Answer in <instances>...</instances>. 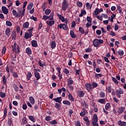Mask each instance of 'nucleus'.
<instances>
[{
  "mask_svg": "<svg viewBox=\"0 0 126 126\" xmlns=\"http://www.w3.org/2000/svg\"><path fill=\"white\" fill-rule=\"evenodd\" d=\"M87 20L88 21V22H89V23H92V19L91 17L88 16L87 17Z\"/></svg>",
  "mask_w": 126,
  "mask_h": 126,
  "instance_id": "55",
  "label": "nucleus"
},
{
  "mask_svg": "<svg viewBox=\"0 0 126 126\" xmlns=\"http://www.w3.org/2000/svg\"><path fill=\"white\" fill-rule=\"evenodd\" d=\"M6 116H7V108H5L4 109V115L2 117V120H4V119L6 118Z\"/></svg>",
  "mask_w": 126,
  "mask_h": 126,
  "instance_id": "30",
  "label": "nucleus"
},
{
  "mask_svg": "<svg viewBox=\"0 0 126 126\" xmlns=\"http://www.w3.org/2000/svg\"><path fill=\"white\" fill-rule=\"evenodd\" d=\"M106 90L108 91V93H111L112 92V87H111V86L107 87Z\"/></svg>",
  "mask_w": 126,
  "mask_h": 126,
  "instance_id": "54",
  "label": "nucleus"
},
{
  "mask_svg": "<svg viewBox=\"0 0 126 126\" xmlns=\"http://www.w3.org/2000/svg\"><path fill=\"white\" fill-rule=\"evenodd\" d=\"M46 23L48 26H53L55 24V21L48 20L46 22Z\"/></svg>",
  "mask_w": 126,
  "mask_h": 126,
  "instance_id": "17",
  "label": "nucleus"
},
{
  "mask_svg": "<svg viewBox=\"0 0 126 126\" xmlns=\"http://www.w3.org/2000/svg\"><path fill=\"white\" fill-rule=\"evenodd\" d=\"M91 107V109H92L95 113H97V112H98V108H97V105H96V103L92 102Z\"/></svg>",
  "mask_w": 126,
  "mask_h": 126,
  "instance_id": "12",
  "label": "nucleus"
},
{
  "mask_svg": "<svg viewBox=\"0 0 126 126\" xmlns=\"http://www.w3.org/2000/svg\"><path fill=\"white\" fill-rule=\"evenodd\" d=\"M50 46L51 49H52V50H54V49H55V48L57 47V44L56 43V41H52L50 44Z\"/></svg>",
  "mask_w": 126,
  "mask_h": 126,
  "instance_id": "24",
  "label": "nucleus"
},
{
  "mask_svg": "<svg viewBox=\"0 0 126 126\" xmlns=\"http://www.w3.org/2000/svg\"><path fill=\"white\" fill-rule=\"evenodd\" d=\"M70 35L72 38L74 39L76 37V35L75 34H74V32H73V31H70Z\"/></svg>",
  "mask_w": 126,
  "mask_h": 126,
  "instance_id": "41",
  "label": "nucleus"
},
{
  "mask_svg": "<svg viewBox=\"0 0 126 126\" xmlns=\"http://www.w3.org/2000/svg\"><path fill=\"white\" fill-rule=\"evenodd\" d=\"M27 120H26V118H23L22 120L21 125H26L27 124Z\"/></svg>",
  "mask_w": 126,
  "mask_h": 126,
  "instance_id": "47",
  "label": "nucleus"
},
{
  "mask_svg": "<svg viewBox=\"0 0 126 126\" xmlns=\"http://www.w3.org/2000/svg\"><path fill=\"white\" fill-rule=\"evenodd\" d=\"M103 43H104L103 39L97 38L94 39L93 42V44L95 48H98Z\"/></svg>",
  "mask_w": 126,
  "mask_h": 126,
  "instance_id": "2",
  "label": "nucleus"
},
{
  "mask_svg": "<svg viewBox=\"0 0 126 126\" xmlns=\"http://www.w3.org/2000/svg\"><path fill=\"white\" fill-rule=\"evenodd\" d=\"M34 29L31 28L28 30V32H26L25 33V39H29L32 37V31H33Z\"/></svg>",
  "mask_w": 126,
  "mask_h": 126,
  "instance_id": "4",
  "label": "nucleus"
},
{
  "mask_svg": "<svg viewBox=\"0 0 126 126\" xmlns=\"http://www.w3.org/2000/svg\"><path fill=\"white\" fill-rule=\"evenodd\" d=\"M87 111L86 109L83 108V111L80 113V115L81 117H84L85 115H86Z\"/></svg>",
  "mask_w": 126,
  "mask_h": 126,
  "instance_id": "29",
  "label": "nucleus"
},
{
  "mask_svg": "<svg viewBox=\"0 0 126 126\" xmlns=\"http://www.w3.org/2000/svg\"><path fill=\"white\" fill-rule=\"evenodd\" d=\"M79 31L80 32L81 34H84L85 36H86L88 33H89V32L88 31H84V29H83L82 27L79 28Z\"/></svg>",
  "mask_w": 126,
  "mask_h": 126,
  "instance_id": "13",
  "label": "nucleus"
},
{
  "mask_svg": "<svg viewBox=\"0 0 126 126\" xmlns=\"http://www.w3.org/2000/svg\"><path fill=\"white\" fill-rule=\"evenodd\" d=\"M83 120L86 122L87 126H90V121H89V119L87 116H85Z\"/></svg>",
  "mask_w": 126,
  "mask_h": 126,
  "instance_id": "19",
  "label": "nucleus"
},
{
  "mask_svg": "<svg viewBox=\"0 0 126 126\" xmlns=\"http://www.w3.org/2000/svg\"><path fill=\"white\" fill-rule=\"evenodd\" d=\"M32 77V73L31 72H28V74H27L26 79L28 81L30 80V79Z\"/></svg>",
  "mask_w": 126,
  "mask_h": 126,
  "instance_id": "28",
  "label": "nucleus"
},
{
  "mask_svg": "<svg viewBox=\"0 0 126 126\" xmlns=\"http://www.w3.org/2000/svg\"><path fill=\"white\" fill-rule=\"evenodd\" d=\"M58 17H59V19L61 20L62 22H64L66 24L68 23V21L67 20V19H65L63 16H62L61 15L58 14Z\"/></svg>",
  "mask_w": 126,
  "mask_h": 126,
  "instance_id": "10",
  "label": "nucleus"
},
{
  "mask_svg": "<svg viewBox=\"0 0 126 126\" xmlns=\"http://www.w3.org/2000/svg\"><path fill=\"white\" fill-rule=\"evenodd\" d=\"M118 55H119V56H124V52L122 50L120 49L118 50Z\"/></svg>",
  "mask_w": 126,
  "mask_h": 126,
  "instance_id": "48",
  "label": "nucleus"
},
{
  "mask_svg": "<svg viewBox=\"0 0 126 126\" xmlns=\"http://www.w3.org/2000/svg\"><path fill=\"white\" fill-rule=\"evenodd\" d=\"M6 25L8 26V27H11V26H12V23H11L10 21L7 20L6 21Z\"/></svg>",
  "mask_w": 126,
  "mask_h": 126,
  "instance_id": "37",
  "label": "nucleus"
},
{
  "mask_svg": "<svg viewBox=\"0 0 126 126\" xmlns=\"http://www.w3.org/2000/svg\"><path fill=\"white\" fill-rule=\"evenodd\" d=\"M26 53L27 54L28 56H30V55H32V50H31V48L28 47L26 49Z\"/></svg>",
  "mask_w": 126,
  "mask_h": 126,
  "instance_id": "21",
  "label": "nucleus"
},
{
  "mask_svg": "<svg viewBox=\"0 0 126 126\" xmlns=\"http://www.w3.org/2000/svg\"><path fill=\"white\" fill-rule=\"evenodd\" d=\"M94 17H96V18H97V19H98V20H100V21H102V20H103V17L100 16H94Z\"/></svg>",
  "mask_w": 126,
  "mask_h": 126,
  "instance_id": "58",
  "label": "nucleus"
},
{
  "mask_svg": "<svg viewBox=\"0 0 126 126\" xmlns=\"http://www.w3.org/2000/svg\"><path fill=\"white\" fill-rule=\"evenodd\" d=\"M62 97H58L56 98H54L53 99V101H55V102H56L57 103H59V104H61L62 103Z\"/></svg>",
  "mask_w": 126,
  "mask_h": 126,
  "instance_id": "22",
  "label": "nucleus"
},
{
  "mask_svg": "<svg viewBox=\"0 0 126 126\" xmlns=\"http://www.w3.org/2000/svg\"><path fill=\"white\" fill-rule=\"evenodd\" d=\"M23 13L22 8H17V11L14 9L12 10V14L15 17H21V18H22L25 15V13L24 15H23Z\"/></svg>",
  "mask_w": 126,
  "mask_h": 126,
  "instance_id": "1",
  "label": "nucleus"
},
{
  "mask_svg": "<svg viewBox=\"0 0 126 126\" xmlns=\"http://www.w3.org/2000/svg\"><path fill=\"white\" fill-rule=\"evenodd\" d=\"M118 125L120 126H126V123L120 121L118 122Z\"/></svg>",
  "mask_w": 126,
  "mask_h": 126,
  "instance_id": "34",
  "label": "nucleus"
},
{
  "mask_svg": "<svg viewBox=\"0 0 126 126\" xmlns=\"http://www.w3.org/2000/svg\"><path fill=\"white\" fill-rule=\"evenodd\" d=\"M32 47H34V48H37V47H38V44L37 43V41L36 40H32Z\"/></svg>",
  "mask_w": 126,
  "mask_h": 126,
  "instance_id": "27",
  "label": "nucleus"
},
{
  "mask_svg": "<svg viewBox=\"0 0 126 126\" xmlns=\"http://www.w3.org/2000/svg\"><path fill=\"white\" fill-rule=\"evenodd\" d=\"M64 105H67V106H70L71 103L68 100H63V102Z\"/></svg>",
  "mask_w": 126,
  "mask_h": 126,
  "instance_id": "36",
  "label": "nucleus"
},
{
  "mask_svg": "<svg viewBox=\"0 0 126 126\" xmlns=\"http://www.w3.org/2000/svg\"><path fill=\"white\" fill-rule=\"evenodd\" d=\"M125 110H126V107H120L118 108V113L119 114H123L125 112Z\"/></svg>",
  "mask_w": 126,
  "mask_h": 126,
  "instance_id": "16",
  "label": "nucleus"
},
{
  "mask_svg": "<svg viewBox=\"0 0 126 126\" xmlns=\"http://www.w3.org/2000/svg\"><path fill=\"white\" fill-rule=\"evenodd\" d=\"M29 27V23L28 22H26L23 24V29H28Z\"/></svg>",
  "mask_w": 126,
  "mask_h": 126,
  "instance_id": "25",
  "label": "nucleus"
},
{
  "mask_svg": "<svg viewBox=\"0 0 126 126\" xmlns=\"http://www.w3.org/2000/svg\"><path fill=\"white\" fill-rule=\"evenodd\" d=\"M58 28L59 29H62V28L63 30H67V29H68V27H67V24L66 23L58 25Z\"/></svg>",
  "mask_w": 126,
  "mask_h": 126,
  "instance_id": "7",
  "label": "nucleus"
},
{
  "mask_svg": "<svg viewBox=\"0 0 126 126\" xmlns=\"http://www.w3.org/2000/svg\"><path fill=\"white\" fill-rule=\"evenodd\" d=\"M49 123L51 125H57V124H58V122H57L56 120H54L52 121H50Z\"/></svg>",
  "mask_w": 126,
  "mask_h": 126,
  "instance_id": "56",
  "label": "nucleus"
},
{
  "mask_svg": "<svg viewBox=\"0 0 126 126\" xmlns=\"http://www.w3.org/2000/svg\"><path fill=\"white\" fill-rule=\"evenodd\" d=\"M55 108L56 109H58L59 110V111H60L61 110V105H60V104L58 103H55Z\"/></svg>",
  "mask_w": 126,
  "mask_h": 126,
  "instance_id": "46",
  "label": "nucleus"
},
{
  "mask_svg": "<svg viewBox=\"0 0 126 126\" xmlns=\"http://www.w3.org/2000/svg\"><path fill=\"white\" fill-rule=\"evenodd\" d=\"M85 87L87 91L89 92V91H91L92 90V85L90 83H86L85 84Z\"/></svg>",
  "mask_w": 126,
  "mask_h": 126,
  "instance_id": "14",
  "label": "nucleus"
},
{
  "mask_svg": "<svg viewBox=\"0 0 126 126\" xmlns=\"http://www.w3.org/2000/svg\"><path fill=\"white\" fill-rule=\"evenodd\" d=\"M32 7H33V3L31 2L28 4V5L27 6V9L28 10H31V9H32Z\"/></svg>",
  "mask_w": 126,
  "mask_h": 126,
  "instance_id": "40",
  "label": "nucleus"
},
{
  "mask_svg": "<svg viewBox=\"0 0 126 126\" xmlns=\"http://www.w3.org/2000/svg\"><path fill=\"white\" fill-rule=\"evenodd\" d=\"M12 48L13 52H15L16 54H19V53H20L19 50V45L16 43V42H14L13 44L12 45Z\"/></svg>",
  "mask_w": 126,
  "mask_h": 126,
  "instance_id": "3",
  "label": "nucleus"
},
{
  "mask_svg": "<svg viewBox=\"0 0 126 126\" xmlns=\"http://www.w3.org/2000/svg\"><path fill=\"white\" fill-rule=\"evenodd\" d=\"M29 100L31 104H32V105H34V104H35V99L33 97L30 96L29 97Z\"/></svg>",
  "mask_w": 126,
  "mask_h": 126,
  "instance_id": "33",
  "label": "nucleus"
},
{
  "mask_svg": "<svg viewBox=\"0 0 126 126\" xmlns=\"http://www.w3.org/2000/svg\"><path fill=\"white\" fill-rule=\"evenodd\" d=\"M11 37L12 40H15V38H16V32H13L11 34Z\"/></svg>",
  "mask_w": 126,
  "mask_h": 126,
  "instance_id": "38",
  "label": "nucleus"
},
{
  "mask_svg": "<svg viewBox=\"0 0 126 126\" xmlns=\"http://www.w3.org/2000/svg\"><path fill=\"white\" fill-rule=\"evenodd\" d=\"M75 126H81V124L79 121H77L75 124Z\"/></svg>",
  "mask_w": 126,
  "mask_h": 126,
  "instance_id": "64",
  "label": "nucleus"
},
{
  "mask_svg": "<svg viewBox=\"0 0 126 126\" xmlns=\"http://www.w3.org/2000/svg\"><path fill=\"white\" fill-rule=\"evenodd\" d=\"M51 9H47L46 10H45V14L46 15H49L50 13L51 12Z\"/></svg>",
  "mask_w": 126,
  "mask_h": 126,
  "instance_id": "51",
  "label": "nucleus"
},
{
  "mask_svg": "<svg viewBox=\"0 0 126 126\" xmlns=\"http://www.w3.org/2000/svg\"><path fill=\"white\" fill-rule=\"evenodd\" d=\"M92 5H93L92 4H90L89 2H87L86 4L87 9H91V8H92Z\"/></svg>",
  "mask_w": 126,
  "mask_h": 126,
  "instance_id": "35",
  "label": "nucleus"
},
{
  "mask_svg": "<svg viewBox=\"0 0 126 126\" xmlns=\"http://www.w3.org/2000/svg\"><path fill=\"white\" fill-rule=\"evenodd\" d=\"M11 34V32L10 31V28H7L5 30V35L9 37Z\"/></svg>",
  "mask_w": 126,
  "mask_h": 126,
  "instance_id": "15",
  "label": "nucleus"
},
{
  "mask_svg": "<svg viewBox=\"0 0 126 126\" xmlns=\"http://www.w3.org/2000/svg\"><path fill=\"white\" fill-rule=\"evenodd\" d=\"M110 108H111V103H110V102H108L106 104L105 106V109L106 111H108V110H109Z\"/></svg>",
  "mask_w": 126,
  "mask_h": 126,
  "instance_id": "32",
  "label": "nucleus"
},
{
  "mask_svg": "<svg viewBox=\"0 0 126 126\" xmlns=\"http://www.w3.org/2000/svg\"><path fill=\"white\" fill-rule=\"evenodd\" d=\"M103 12V9L100 8L99 9V8H95V9L94 10V11L93 13V16H97V15H98V14H99L100 12Z\"/></svg>",
  "mask_w": 126,
  "mask_h": 126,
  "instance_id": "9",
  "label": "nucleus"
},
{
  "mask_svg": "<svg viewBox=\"0 0 126 126\" xmlns=\"http://www.w3.org/2000/svg\"><path fill=\"white\" fill-rule=\"evenodd\" d=\"M68 97L69 98V100L71 101V102H74V98H73V96L70 94H68Z\"/></svg>",
  "mask_w": 126,
  "mask_h": 126,
  "instance_id": "39",
  "label": "nucleus"
},
{
  "mask_svg": "<svg viewBox=\"0 0 126 126\" xmlns=\"http://www.w3.org/2000/svg\"><path fill=\"white\" fill-rule=\"evenodd\" d=\"M92 85H93V88H96V87L98 86V84H97V83L93 82L92 83Z\"/></svg>",
  "mask_w": 126,
  "mask_h": 126,
  "instance_id": "63",
  "label": "nucleus"
},
{
  "mask_svg": "<svg viewBox=\"0 0 126 126\" xmlns=\"http://www.w3.org/2000/svg\"><path fill=\"white\" fill-rule=\"evenodd\" d=\"M58 17H59V19L61 20L62 22H64L66 24L68 23V21L67 20V19H65L63 16H62L61 15L58 14Z\"/></svg>",
  "mask_w": 126,
  "mask_h": 126,
  "instance_id": "11",
  "label": "nucleus"
},
{
  "mask_svg": "<svg viewBox=\"0 0 126 126\" xmlns=\"http://www.w3.org/2000/svg\"><path fill=\"white\" fill-rule=\"evenodd\" d=\"M26 5H27V1H25L23 3V15H24V13L25 14V7H26Z\"/></svg>",
  "mask_w": 126,
  "mask_h": 126,
  "instance_id": "26",
  "label": "nucleus"
},
{
  "mask_svg": "<svg viewBox=\"0 0 126 126\" xmlns=\"http://www.w3.org/2000/svg\"><path fill=\"white\" fill-rule=\"evenodd\" d=\"M77 94L78 95L79 97L80 98L83 97L84 96V92L82 91H77Z\"/></svg>",
  "mask_w": 126,
  "mask_h": 126,
  "instance_id": "23",
  "label": "nucleus"
},
{
  "mask_svg": "<svg viewBox=\"0 0 126 126\" xmlns=\"http://www.w3.org/2000/svg\"><path fill=\"white\" fill-rule=\"evenodd\" d=\"M16 32L17 33H19V32H20V26H19V25H17L16 27Z\"/></svg>",
  "mask_w": 126,
  "mask_h": 126,
  "instance_id": "52",
  "label": "nucleus"
},
{
  "mask_svg": "<svg viewBox=\"0 0 126 126\" xmlns=\"http://www.w3.org/2000/svg\"><path fill=\"white\" fill-rule=\"evenodd\" d=\"M38 71L40 72L39 69H35L34 70V76L36 79V80H39V79L41 78V76H40V73H39Z\"/></svg>",
  "mask_w": 126,
  "mask_h": 126,
  "instance_id": "5",
  "label": "nucleus"
},
{
  "mask_svg": "<svg viewBox=\"0 0 126 126\" xmlns=\"http://www.w3.org/2000/svg\"><path fill=\"white\" fill-rule=\"evenodd\" d=\"M45 120L46 121H47V122H49L52 120V117H51V116H46L45 118Z\"/></svg>",
  "mask_w": 126,
  "mask_h": 126,
  "instance_id": "59",
  "label": "nucleus"
},
{
  "mask_svg": "<svg viewBox=\"0 0 126 126\" xmlns=\"http://www.w3.org/2000/svg\"><path fill=\"white\" fill-rule=\"evenodd\" d=\"M41 8L42 10H45L46 9V2H44L43 4H42L41 5Z\"/></svg>",
  "mask_w": 126,
  "mask_h": 126,
  "instance_id": "62",
  "label": "nucleus"
},
{
  "mask_svg": "<svg viewBox=\"0 0 126 126\" xmlns=\"http://www.w3.org/2000/svg\"><path fill=\"white\" fill-rule=\"evenodd\" d=\"M116 95L118 97V98H121L122 96L121 95L124 94V91L122 89L119 90H117L116 91Z\"/></svg>",
  "mask_w": 126,
  "mask_h": 126,
  "instance_id": "8",
  "label": "nucleus"
},
{
  "mask_svg": "<svg viewBox=\"0 0 126 126\" xmlns=\"http://www.w3.org/2000/svg\"><path fill=\"white\" fill-rule=\"evenodd\" d=\"M1 10L4 14H7L8 13V9L4 6L1 7Z\"/></svg>",
  "mask_w": 126,
  "mask_h": 126,
  "instance_id": "18",
  "label": "nucleus"
},
{
  "mask_svg": "<svg viewBox=\"0 0 126 126\" xmlns=\"http://www.w3.org/2000/svg\"><path fill=\"white\" fill-rule=\"evenodd\" d=\"M48 20H54V13H51L50 16H48Z\"/></svg>",
  "mask_w": 126,
  "mask_h": 126,
  "instance_id": "42",
  "label": "nucleus"
},
{
  "mask_svg": "<svg viewBox=\"0 0 126 126\" xmlns=\"http://www.w3.org/2000/svg\"><path fill=\"white\" fill-rule=\"evenodd\" d=\"M98 122V117L97 114H94L92 119V123H97Z\"/></svg>",
  "mask_w": 126,
  "mask_h": 126,
  "instance_id": "20",
  "label": "nucleus"
},
{
  "mask_svg": "<svg viewBox=\"0 0 126 126\" xmlns=\"http://www.w3.org/2000/svg\"><path fill=\"white\" fill-rule=\"evenodd\" d=\"M67 6H68L67 1H66V0H63V1L62 2V10L65 11L67 9Z\"/></svg>",
  "mask_w": 126,
  "mask_h": 126,
  "instance_id": "6",
  "label": "nucleus"
},
{
  "mask_svg": "<svg viewBox=\"0 0 126 126\" xmlns=\"http://www.w3.org/2000/svg\"><path fill=\"white\" fill-rule=\"evenodd\" d=\"M2 83L3 84H6V79L5 76H3L2 77Z\"/></svg>",
  "mask_w": 126,
  "mask_h": 126,
  "instance_id": "57",
  "label": "nucleus"
},
{
  "mask_svg": "<svg viewBox=\"0 0 126 126\" xmlns=\"http://www.w3.org/2000/svg\"><path fill=\"white\" fill-rule=\"evenodd\" d=\"M105 93L101 92L99 94L100 97L101 98H105Z\"/></svg>",
  "mask_w": 126,
  "mask_h": 126,
  "instance_id": "53",
  "label": "nucleus"
},
{
  "mask_svg": "<svg viewBox=\"0 0 126 126\" xmlns=\"http://www.w3.org/2000/svg\"><path fill=\"white\" fill-rule=\"evenodd\" d=\"M77 5L79 7H82V2L80 1L77 2Z\"/></svg>",
  "mask_w": 126,
  "mask_h": 126,
  "instance_id": "60",
  "label": "nucleus"
},
{
  "mask_svg": "<svg viewBox=\"0 0 126 126\" xmlns=\"http://www.w3.org/2000/svg\"><path fill=\"white\" fill-rule=\"evenodd\" d=\"M5 96H6V94L5 93H3L2 92H0V97L1 98H5Z\"/></svg>",
  "mask_w": 126,
  "mask_h": 126,
  "instance_id": "49",
  "label": "nucleus"
},
{
  "mask_svg": "<svg viewBox=\"0 0 126 126\" xmlns=\"http://www.w3.org/2000/svg\"><path fill=\"white\" fill-rule=\"evenodd\" d=\"M63 72H64V73H65V74H68V73H69V71H68V70H67V69L66 68H64L63 70Z\"/></svg>",
  "mask_w": 126,
  "mask_h": 126,
  "instance_id": "61",
  "label": "nucleus"
},
{
  "mask_svg": "<svg viewBox=\"0 0 126 126\" xmlns=\"http://www.w3.org/2000/svg\"><path fill=\"white\" fill-rule=\"evenodd\" d=\"M98 103H100V104H106V100L104 99H99L98 100Z\"/></svg>",
  "mask_w": 126,
  "mask_h": 126,
  "instance_id": "44",
  "label": "nucleus"
},
{
  "mask_svg": "<svg viewBox=\"0 0 126 126\" xmlns=\"http://www.w3.org/2000/svg\"><path fill=\"white\" fill-rule=\"evenodd\" d=\"M73 84V81L71 79H69L67 80V85H71Z\"/></svg>",
  "mask_w": 126,
  "mask_h": 126,
  "instance_id": "45",
  "label": "nucleus"
},
{
  "mask_svg": "<svg viewBox=\"0 0 126 126\" xmlns=\"http://www.w3.org/2000/svg\"><path fill=\"white\" fill-rule=\"evenodd\" d=\"M112 81H113V82H114V83L115 84H116V85L119 84V81H118V80H117V79H116V78L112 77Z\"/></svg>",
  "mask_w": 126,
  "mask_h": 126,
  "instance_id": "43",
  "label": "nucleus"
},
{
  "mask_svg": "<svg viewBox=\"0 0 126 126\" xmlns=\"http://www.w3.org/2000/svg\"><path fill=\"white\" fill-rule=\"evenodd\" d=\"M29 119L31 122H32V123H35V122H36V119H35V117L33 116H29Z\"/></svg>",
  "mask_w": 126,
  "mask_h": 126,
  "instance_id": "31",
  "label": "nucleus"
},
{
  "mask_svg": "<svg viewBox=\"0 0 126 126\" xmlns=\"http://www.w3.org/2000/svg\"><path fill=\"white\" fill-rule=\"evenodd\" d=\"M99 77H102V75L101 74H95L94 75V78H95V79H98V78H99Z\"/></svg>",
  "mask_w": 126,
  "mask_h": 126,
  "instance_id": "50",
  "label": "nucleus"
}]
</instances>
